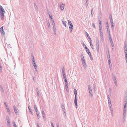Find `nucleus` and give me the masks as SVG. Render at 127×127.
<instances>
[{"instance_id": "7c9ffc66", "label": "nucleus", "mask_w": 127, "mask_h": 127, "mask_svg": "<svg viewBox=\"0 0 127 127\" xmlns=\"http://www.w3.org/2000/svg\"><path fill=\"white\" fill-rule=\"evenodd\" d=\"M91 15H92V16H93V13H94V12H93V9H92L91 10Z\"/></svg>"}, {"instance_id": "c03bdc74", "label": "nucleus", "mask_w": 127, "mask_h": 127, "mask_svg": "<svg viewBox=\"0 0 127 127\" xmlns=\"http://www.w3.org/2000/svg\"><path fill=\"white\" fill-rule=\"evenodd\" d=\"M107 33H110L109 29H107Z\"/></svg>"}, {"instance_id": "37998d69", "label": "nucleus", "mask_w": 127, "mask_h": 127, "mask_svg": "<svg viewBox=\"0 0 127 127\" xmlns=\"http://www.w3.org/2000/svg\"><path fill=\"white\" fill-rule=\"evenodd\" d=\"M124 51H127V46H124Z\"/></svg>"}, {"instance_id": "f257e3e1", "label": "nucleus", "mask_w": 127, "mask_h": 127, "mask_svg": "<svg viewBox=\"0 0 127 127\" xmlns=\"http://www.w3.org/2000/svg\"><path fill=\"white\" fill-rule=\"evenodd\" d=\"M5 11L2 7L0 5V15L1 19L3 20L4 17V14Z\"/></svg>"}, {"instance_id": "3c124183", "label": "nucleus", "mask_w": 127, "mask_h": 127, "mask_svg": "<svg viewBox=\"0 0 127 127\" xmlns=\"http://www.w3.org/2000/svg\"><path fill=\"white\" fill-rule=\"evenodd\" d=\"M109 39L110 41H112L111 38V37H109Z\"/></svg>"}, {"instance_id": "bb28decb", "label": "nucleus", "mask_w": 127, "mask_h": 127, "mask_svg": "<svg viewBox=\"0 0 127 127\" xmlns=\"http://www.w3.org/2000/svg\"><path fill=\"white\" fill-rule=\"evenodd\" d=\"M47 25L48 26L49 28V29H50V28H51L50 26V24L49 22V21H48L47 22Z\"/></svg>"}, {"instance_id": "c85d7f7f", "label": "nucleus", "mask_w": 127, "mask_h": 127, "mask_svg": "<svg viewBox=\"0 0 127 127\" xmlns=\"http://www.w3.org/2000/svg\"><path fill=\"white\" fill-rule=\"evenodd\" d=\"M34 108L35 109V110L36 112H37V109L36 107V106L35 105H34Z\"/></svg>"}, {"instance_id": "a878e982", "label": "nucleus", "mask_w": 127, "mask_h": 127, "mask_svg": "<svg viewBox=\"0 0 127 127\" xmlns=\"http://www.w3.org/2000/svg\"><path fill=\"white\" fill-rule=\"evenodd\" d=\"M74 103L75 104L76 107V108H77V99H75Z\"/></svg>"}, {"instance_id": "79ce46f5", "label": "nucleus", "mask_w": 127, "mask_h": 127, "mask_svg": "<svg viewBox=\"0 0 127 127\" xmlns=\"http://www.w3.org/2000/svg\"><path fill=\"white\" fill-rule=\"evenodd\" d=\"M49 17H50V19H51V20H52L53 18H52V15L51 14H49Z\"/></svg>"}, {"instance_id": "f704fd0d", "label": "nucleus", "mask_w": 127, "mask_h": 127, "mask_svg": "<svg viewBox=\"0 0 127 127\" xmlns=\"http://www.w3.org/2000/svg\"><path fill=\"white\" fill-rule=\"evenodd\" d=\"M111 44L112 45V47H113L114 46V45L113 42L112 41H110Z\"/></svg>"}, {"instance_id": "69168bd1", "label": "nucleus", "mask_w": 127, "mask_h": 127, "mask_svg": "<svg viewBox=\"0 0 127 127\" xmlns=\"http://www.w3.org/2000/svg\"><path fill=\"white\" fill-rule=\"evenodd\" d=\"M88 38L89 39V40H90V41H92L91 39V38H90V37H88Z\"/></svg>"}, {"instance_id": "338daca9", "label": "nucleus", "mask_w": 127, "mask_h": 127, "mask_svg": "<svg viewBox=\"0 0 127 127\" xmlns=\"http://www.w3.org/2000/svg\"><path fill=\"white\" fill-rule=\"evenodd\" d=\"M62 71H65V69L64 67H63V68H62Z\"/></svg>"}, {"instance_id": "58836bf2", "label": "nucleus", "mask_w": 127, "mask_h": 127, "mask_svg": "<svg viewBox=\"0 0 127 127\" xmlns=\"http://www.w3.org/2000/svg\"><path fill=\"white\" fill-rule=\"evenodd\" d=\"M13 126H14V127H17V126H16V124H15V122L14 121H13Z\"/></svg>"}, {"instance_id": "473e14b6", "label": "nucleus", "mask_w": 127, "mask_h": 127, "mask_svg": "<svg viewBox=\"0 0 127 127\" xmlns=\"http://www.w3.org/2000/svg\"><path fill=\"white\" fill-rule=\"evenodd\" d=\"M1 34L3 35H4L5 34V32L3 30L1 31Z\"/></svg>"}, {"instance_id": "cd10ccee", "label": "nucleus", "mask_w": 127, "mask_h": 127, "mask_svg": "<svg viewBox=\"0 0 127 127\" xmlns=\"http://www.w3.org/2000/svg\"><path fill=\"white\" fill-rule=\"evenodd\" d=\"M107 97L108 99V102H111L110 99L109 97V95H108L107 96Z\"/></svg>"}, {"instance_id": "a211bd4d", "label": "nucleus", "mask_w": 127, "mask_h": 127, "mask_svg": "<svg viewBox=\"0 0 127 127\" xmlns=\"http://www.w3.org/2000/svg\"><path fill=\"white\" fill-rule=\"evenodd\" d=\"M14 111L16 115L18 113L17 110L16 109V108L15 106H14Z\"/></svg>"}, {"instance_id": "bf43d9fd", "label": "nucleus", "mask_w": 127, "mask_h": 127, "mask_svg": "<svg viewBox=\"0 0 127 127\" xmlns=\"http://www.w3.org/2000/svg\"><path fill=\"white\" fill-rule=\"evenodd\" d=\"M108 34L109 35V37H111V35H110V33H108Z\"/></svg>"}, {"instance_id": "2eb2a0df", "label": "nucleus", "mask_w": 127, "mask_h": 127, "mask_svg": "<svg viewBox=\"0 0 127 127\" xmlns=\"http://www.w3.org/2000/svg\"><path fill=\"white\" fill-rule=\"evenodd\" d=\"M108 60L109 63V67L110 68H111L112 67V64L111 62L110 59H108Z\"/></svg>"}, {"instance_id": "72a5a7b5", "label": "nucleus", "mask_w": 127, "mask_h": 127, "mask_svg": "<svg viewBox=\"0 0 127 127\" xmlns=\"http://www.w3.org/2000/svg\"><path fill=\"white\" fill-rule=\"evenodd\" d=\"M111 24V27L112 28V30H113L114 29V24Z\"/></svg>"}, {"instance_id": "6ab92c4d", "label": "nucleus", "mask_w": 127, "mask_h": 127, "mask_svg": "<svg viewBox=\"0 0 127 127\" xmlns=\"http://www.w3.org/2000/svg\"><path fill=\"white\" fill-rule=\"evenodd\" d=\"M99 30L100 32H102V26H99Z\"/></svg>"}, {"instance_id": "f8f14e48", "label": "nucleus", "mask_w": 127, "mask_h": 127, "mask_svg": "<svg viewBox=\"0 0 127 127\" xmlns=\"http://www.w3.org/2000/svg\"><path fill=\"white\" fill-rule=\"evenodd\" d=\"M28 108L29 110V112L30 113V114L32 115H33V113L32 111V109H31V107L29 105L28 106Z\"/></svg>"}, {"instance_id": "f3484780", "label": "nucleus", "mask_w": 127, "mask_h": 127, "mask_svg": "<svg viewBox=\"0 0 127 127\" xmlns=\"http://www.w3.org/2000/svg\"><path fill=\"white\" fill-rule=\"evenodd\" d=\"M8 118L7 119V120L8 123V126L10 127V122L9 120V118L8 117H7Z\"/></svg>"}, {"instance_id": "864d4df0", "label": "nucleus", "mask_w": 127, "mask_h": 127, "mask_svg": "<svg viewBox=\"0 0 127 127\" xmlns=\"http://www.w3.org/2000/svg\"><path fill=\"white\" fill-rule=\"evenodd\" d=\"M86 34L87 35V36L88 38V37H90V36H89V34H88V33H87V32H86Z\"/></svg>"}, {"instance_id": "8fccbe9b", "label": "nucleus", "mask_w": 127, "mask_h": 127, "mask_svg": "<svg viewBox=\"0 0 127 127\" xmlns=\"http://www.w3.org/2000/svg\"><path fill=\"white\" fill-rule=\"evenodd\" d=\"M100 36H103V33H102V32H100Z\"/></svg>"}, {"instance_id": "a18cd8bd", "label": "nucleus", "mask_w": 127, "mask_h": 127, "mask_svg": "<svg viewBox=\"0 0 127 127\" xmlns=\"http://www.w3.org/2000/svg\"><path fill=\"white\" fill-rule=\"evenodd\" d=\"M3 27L2 26V27H1L0 29V32H1V31H2V30H3Z\"/></svg>"}, {"instance_id": "ddd939ff", "label": "nucleus", "mask_w": 127, "mask_h": 127, "mask_svg": "<svg viewBox=\"0 0 127 127\" xmlns=\"http://www.w3.org/2000/svg\"><path fill=\"white\" fill-rule=\"evenodd\" d=\"M33 66L34 67V68L35 71H37V66L36 64V63H33Z\"/></svg>"}, {"instance_id": "5701e85b", "label": "nucleus", "mask_w": 127, "mask_h": 127, "mask_svg": "<svg viewBox=\"0 0 127 127\" xmlns=\"http://www.w3.org/2000/svg\"><path fill=\"white\" fill-rule=\"evenodd\" d=\"M107 57L108 59H110V56L109 52V51H108V52L107 53Z\"/></svg>"}, {"instance_id": "ea45409f", "label": "nucleus", "mask_w": 127, "mask_h": 127, "mask_svg": "<svg viewBox=\"0 0 127 127\" xmlns=\"http://www.w3.org/2000/svg\"><path fill=\"white\" fill-rule=\"evenodd\" d=\"M127 108H124L123 110V112L126 113Z\"/></svg>"}, {"instance_id": "423d86ee", "label": "nucleus", "mask_w": 127, "mask_h": 127, "mask_svg": "<svg viewBox=\"0 0 127 127\" xmlns=\"http://www.w3.org/2000/svg\"><path fill=\"white\" fill-rule=\"evenodd\" d=\"M81 61L83 67H84V68H86L87 67V65L86 63L85 59H83L82 60H81Z\"/></svg>"}, {"instance_id": "e2e57ef3", "label": "nucleus", "mask_w": 127, "mask_h": 127, "mask_svg": "<svg viewBox=\"0 0 127 127\" xmlns=\"http://www.w3.org/2000/svg\"><path fill=\"white\" fill-rule=\"evenodd\" d=\"M63 74H65V71H62Z\"/></svg>"}, {"instance_id": "0e129e2a", "label": "nucleus", "mask_w": 127, "mask_h": 127, "mask_svg": "<svg viewBox=\"0 0 127 127\" xmlns=\"http://www.w3.org/2000/svg\"><path fill=\"white\" fill-rule=\"evenodd\" d=\"M63 79L64 80H66L67 79V78H66V77H63Z\"/></svg>"}, {"instance_id": "39448f33", "label": "nucleus", "mask_w": 127, "mask_h": 127, "mask_svg": "<svg viewBox=\"0 0 127 127\" xmlns=\"http://www.w3.org/2000/svg\"><path fill=\"white\" fill-rule=\"evenodd\" d=\"M108 104L110 108V109L111 111V113L112 115H113V109L112 107V105L111 102H108Z\"/></svg>"}, {"instance_id": "0eeeda50", "label": "nucleus", "mask_w": 127, "mask_h": 127, "mask_svg": "<svg viewBox=\"0 0 127 127\" xmlns=\"http://www.w3.org/2000/svg\"><path fill=\"white\" fill-rule=\"evenodd\" d=\"M112 79L114 82L115 85L116 86H117L118 84L117 82V80H116V77L115 75H113Z\"/></svg>"}, {"instance_id": "4be33fe9", "label": "nucleus", "mask_w": 127, "mask_h": 127, "mask_svg": "<svg viewBox=\"0 0 127 127\" xmlns=\"http://www.w3.org/2000/svg\"><path fill=\"white\" fill-rule=\"evenodd\" d=\"M125 52V56L126 58V60L127 59V51H124Z\"/></svg>"}, {"instance_id": "2f4dec72", "label": "nucleus", "mask_w": 127, "mask_h": 127, "mask_svg": "<svg viewBox=\"0 0 127 127\" xmlns=\"http://www.w3.org/2000/svg\"><path fill=\"white\" fill-rule=\"evenodd\" d=\"M68 23L69 26L70 25H71V24L72 25L71 21L70 20L68 21Z\"/></svg>"}, {"instance_id": "7ed1b4c3", "label": "nucleus", "mask_w": 127, "mask_h": 127, "mask_svg": "<svg viewBox=\"0 0 127 127\" xmlns=\"http://www.w3.org/2000/svg\"><path fill=\"white\" fill-rule=\"evenodd\" d=\"M88 90L90 94V96L91 97H92L93 96V95L92 94V91L90 85L88 86Z\"/></svg>"}, {"instance_id": "b1692460", "label": "nucleus", "mask_w": 127, "mask_h": 127, "mask_svg": "<svg viewBox=\"0 0 127 127\" xmlns=\"http://www.w3.org/2000/svg\"><path fill=\"white\" fill-rule=\"evenodd\" d=\"M62 22H63V25H64V26L65 27H66V22L65 21H62Z\"/></svg>"}, {"instance_id": "c756f323", "label": "nucleus", "mask_w": 127, "mask_h": 127, "mask_svg": "<svg viewBox=\"0 0 127 127\" xmlns=\"http://www.w3.org/2000/svg\"><path fill=\"white\" fill-rule=\"evenodd\" d=\"M34 6L35 8L36 9V10H37V9H38V7H37V5H36V4L35 3L34 4Z\"/></svg>"}, {"instance_id": "774afa93", "label": "nucleus", "mask_w": 127, "mask_h": 127, "mask_svg": "<svg viewBox=\"0 0 127 127\" xmlns=\"http://www.w3.org/2000/svg\"><path fill=\"white\" fill-rule=\"evenodd\" d=\"M82 44L84 47V46L85 47L86 46V45H85V44L84 43H83Z\"/></svg>"}, {"instance_id": "49530a36", "label": "nucleus", "mask_w": 127, "mask_h": 127, "mask_svg": "<svg viewBox=\"0 0 127 127\" xmlns=\"http://www.w3.org/2000/svg\"><path fill=\"white\" fill-rule=\"evenodd\" d=\"M37 118L38 119H39L40 118V116L39 115V113H37Z\"/></svg>"}, {"instance_id": "de8ad7c7", "label": "nucleus", "mask_w": 127, "mask_h": 127, "mask_svg": "<svg viewBox=\"0 0 127 127\" xmlns=\"http://www.w3.org/2000/svg\"><path fill=\"white\" fill-rule=\"evenodd\" d=\"M92 26L94 29L95 28V26L94 23H93L92 24Z\"/></svg>"}, {"instance_id": "1a4fd4ad", "label": "nucleus", "mask_w": 127, "mask_h": 127, "mask_svg": "<svg viewBox=\"0 0 127 127\" xmlns=\"http://www.w3.org/2000/svg\"><path fill=\"white\" fill-rule=\"evenodd\" d=\"M69 26V32H70L71 33L72 32V30L73 29V25L71 24Z\"/></svg>"}, {"instance_id": "393cba45", "label": "nucleus", "mask_w": 127, "mask_h": 127, "mask_svg": "<svg viewBox=\"0 0 127 127\" xmlns=\"http://www.w3.org/2000/svg\"><path fill=\"white\" fill-rule=\"evenodd\" d=\"M88 0H86V4L85 5L86 7H87L88 6Z\"/></svg>"}, {"instance_id": "13d9d810", "label": "nucleus", "mask_w": 127, "mask_h": 127, "mask_svg": "<svg viewBox=\"0 0 127 127\" xmlns=\"http://www.w3.org/2000/svg\"><path fill=\"white\" fill-rule=\"evenodd\" d=\"M86 52H87V53H90V52L89 50H86Z\"/></svg>"}, {"instance_id": "4c0bfd02", "label": "nucleus", "mask_w": 127, "mask_h": 127, "mask_svg": "<svg viewBox=\"0 0 127 127\" xmlns=\"http://www.w3.org/2000/svg\"><path fill=\"white\" fill-rule=\"evenodd\" d=\"M110 21L111 23V24H114V23L112 19H110Z\"/></svg>"}, {"instance_id": "5fc2aeb1", "label": "nucleus", "mask_w": 127, "mask_h": 127, "mask_svg": "<svg viewBox=\"0 0 127 127\" xmlns=\"http://www.w3.org/2000/svg\"><path fill=\"white\" fill-rule=\"evenodd\" d=\"M7 110V112H8V113L9 114H10V111L9 110V109H8V110Z\"/></svg>"}, {"instance_id": "6e6d98bb", "label": "nucleus", "mask_w": 127, "mask_h": 127, "mask_svg": "<svg viewBox=\"0 0 127 127\" xmlns=\"http://www.w3.org/2000/svg\"><path fill=\"white\" fill-rule=\"evenodd\" d=\"M37 95H38V96H39V91L38 90L37 92Z\"/></svg>"}, {"instance_id": "a19ab883", "label": "nucleus", "mask_w": 127, "mask_h": 127, "mask_svg": "<svg viewBox=\"0 0 127 127\" xmlns=\"http://www.w3.org/2000/svg\"><path fill=\"white\" fill-rule=\"evenodd\" d=\"M81 60H82L83 59H84V56L82 54L81 55Z\"/></svg>"}, {"instance_id": "20e7f679", "label": "nucleus", "mask_w": 127, "mask_h": 127, "mask_svg": "<svg viewBox=\"0 0 127 127\" xmlns=\"http://www.w3.org/2000/svg\"><path fill=\"white\" fill-rule=\"evenodd\" d=\"M62 107L63 110L64 115L65 117H66V113L64 105L63 104H62Z\"/></svg>"}, {"instance_id": "4d7b16f0", "label": "nucleus", "mask_w": 127, "mask_h": 127, "mask_svg": "<svg viewBox=\"0 0 127 127\" xmlns=\"http://www.w3.org/2000/svg\"><path fill=\"white\" fill-rule=\"evenodd\" d=\"M110 19H112L111 15H109Z\"/></svg>"}, {"instance_id": "c9c22d12", "label": "nucleus", "mask_w": 127, "mask_h": 127, "mask_svg": "<svg viewBox=\"0 0 127 127\" xmlns=\"http://www.w3.org/2000/svg\"><path fill=\"white\" fill-rule=\"evenodd\" d=\"M126 103H125V104L124 105V108H127L126 106H127V101H126Z\"/></svg>"}, {"instance_id": "412c9836", "label": "nucleus", "mask_w": 127, "mask_h": 127, "mask_svg": "<svg viewBox=\"0 0 127 127\" xmlns=\"http://www.w3.org/2000/svg\"><path fill=\"white\" fill-rule=\"evenodd\" d=\"M42 114L43 117V118L44 119L45 118V113L44 111H42Z\"/></svg>"}, {"instance_id": "dca6fc26", "label": "nucleus", "mask_w": 127, "mask_h": 127, "mask_svg": "<svg viewBox=\"0 0 127 127\" xmlns=\"http://www.w3.org/2000/svg\"><path fill=\"white\" fill-rule=\"evenodd\" d=\"M96 46L97 49V50H99V42L98 41H96Z\"/></svg>"}, {"instance_id": "09e8293b", "label": "nucleus", "mask_w": 127, "mask_h": 127, "mask_svg": "<svg viewBox=\"0 0 127 127\" xmlns=\"http://www.w3.org/2000/svg\"><path fill=\"white\" fill-rule=\"evenodd\" d=\"M89 56L90 57V58L91 59V60H93V57H92V55H91Z\"/></svg>"}, {"instance_id": "6e6552de", "label": "nucleus", "mask_w": 127, "mask_h": 127, "mask_svg": "<svg viewBox=\"0 0 127 127\" xmlns=\"http://www.w3.org/2000/svg\"><path fill=\"white\" fill-rule=\"evenodd\" d=\"M126 112H123V121L124 122L125 121L126 118Z\"/></svg>"}, {"instance_id": "9d476101", "label": "nucleus", "mask_w": 127, "mask_h": 127, "mask_svg": "<svg viewBox=\"0 0 127 127\" xmlns=\"http://www.w3.org/2000/svg\"><path fill=\"white\" fill-rule=\"evenodd\" d=\"M65 88L67 92H68L69 91V90L68 88V82L65 83Z\"/></svg>"}, {"instance_id": "680f3d73", "label": "nucleus", "mask_w": 127, "mask_h": 127, "mask_svg": "<svg viewBox=\"0 0 127 127\" xmlns=\"http://www.w3.org/2000/svg\"><path fill=\"white\" fill-rule=\"evenodd\" d=\"M101 39L102 40H103V36H100Z\"/></svg>"}, {"instance_id": "9b49d317", "label": "nucleus", "mask_w": 127, "mask_h": 127, "mask_svg": "<svg viewBox=\"0 0 127 127\" xmlns=\"http://www.w3.org/2000/svg\"><path fill=\"white\" fill-rule=\"evenodd\" d=\"M74 92L75 95V99H77V91L75 89H74Z\"/></svg>"}, {"instance_id": "f03ea898", "label": "nucleus", "mask_w": 127, "mask_h": 127, "mask_svg": "<svg viewBox=\"0 0 127 127\" xmlns=\"http://www.w3.org/2000/svg\"><path fill=\"white\" fill-rule=\"evenodd\" d=\"M51 21L52 22V25L53 27V31L54 32V33L55 35H56V26L55 23L54 22L53 20L52 19V20H51Z\"/></svg>"}, {"instance_id": "603ef678", "label": "nucleus", "mask_w": 127, "mask_h": 127, "mask_svg": "<svg viewBox=\"0 0 127 127\" xmlns=\"http://www.w3.org/2000/svg\"><path fill=\"white\" fill-rule=\"evenodd\" d=\"M90 46H91V47L92 48V49H94L93 46V45L92 44H91V45H90Z\"/></svg>"}, {"instance_id": "e433bc0d", "label": "nucleus", "mask_w": 127, "mask_h": 127, "mask_svg": "<svg viewBox=\"0 0 127 127\" xmlns=\"http://www.w3.org/2000/svg\"><path fill=\"white\" fill-rule=\"evenodd\" d=\"M99 26L101 25V21L100 20H99Z\"/></svg>"}, {"instance_id": "4468645a", "label": "nucleus", "mask_w": 127, "mask_h": 127, "mask_svg": "<svg viewBox=\"0 0 127 127\" xmlns=\"http://www.w3.org/2000/svg\"><path fill=\"white\" fill-rule=\"evenodd\" d=\"M61 9V10H63L64 9V4L62 3L60 5Z\"/></svg>"}, {"instance_id": "aec40b11", "label": "nucleus", "mask_w": 127, "mask_h": 127, "mask_svg": "<svg viewBox=\"0 0 127 127\" xmlns=\"http://www.w3.org/2000/svg\"><path fill=\"white\" fill-rule=\"evenodd\" d=\"M32 60L33 63H35V61L34 60V57L33 55H32Z\"/></svg>"}, {"instance_id": "052dcab7", "label": "nucleus", "mask_w": 127, "mask_h": 127, "mask_svg": "<svg viewBox=\"0 0 127 127\" xmlns=\"http://www.w3.org/2000/svg\"><path fill=\"white\" fill-rule=\"evenodd\" d=\"M63 77H66V75H65V74H63Z\"/></svg>"}]
</instances>
